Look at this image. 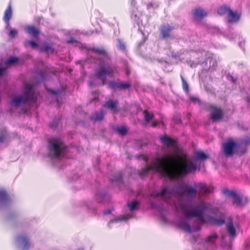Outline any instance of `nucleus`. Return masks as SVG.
<instances>
[{"label":"nucleus","instance_id":"15","mask_svg":"<svg viewBox=\"0 0 250 250\" xmlns=\"http://www.w3.org/2000/svg\"><path fill=\"white\" fill-rule=\"evenodd\" d=\"M160 141L161 143L167 147H175L176 146V141L168 136L165 135L160 137Z\"/></svg>","mask_w":250,"mask_h":250},{"label":"nucleus","instance_id":"9","mask_svg":"<svg viewBox=\"0 0 250 250\" xmlns=\"http://www.w3.org/2000/svg\"><path fill=\"white\" fill-rule=\"evenodd\" d=\"M17 240L22 247L23 250H28L31 247V243L29 237L26 234H22L17 237Z\"/></svg>","mask_w":250,"mask_h":250},{"label":"nucleus","instance_id":"4","mask_svg":"<svg viewBox=\"0 0 250 250\" xmlns=\"http://www.w3.org/2000/svg\"><path fill=\"white\" fill-rule=\"evenodd\" d=\"M48 143L50 155L52 158L59 157L65 147L62 141L58 139H51Z\"/></svg>","mask_w":250,"mask_h":250},{"label":"nucleus","instance_id":"35","mask_svg":"<svg viewBox=\"0 0 250 250\" xmlns=\"http://www.w3.org/2000/svg\"><path fill=\"white\" fill-rule=\"evenodd\" d=\"M117 47L119 50L125 51V45L121 40H118Z\"/></svg>","mask_w":250,"mask_h":250},{"label":"nucleus","instance_id":"44","mask_svg":"<svg viewBox=\"0 0 250 250\" xmlns=\"http://www.w3.org/2000/svg\"><path fill=\"white\" fill-rule=\"evenodd\" d=\"M111 213V211L110 210H108L107 211H105L104 212V214H109Z\"/></svg>","mask_w":250,"mask_h":250},{"label":"nucleus","instance_id":"30","mask_svg":"<svg viewBox=\"0 0 250 250\" xmlns=\"http://www.w3.org/2000/svg\"><path fill=\"white\" fill-rule=\"evenodd\" d=\"M131 84L129 82L126 83H119V88L120 90H123L128 89L130 87Z\"/></svg>","mask_w":250,"mask_h":250},{"label":"nucleus","instance_id":"24","mask_svg":"<svg viewBox=\"0 0 250 250\" xmlns=\"http://www.w3.org/2000/svg\"><path fill=\"white\" fill-rule=\"evenodd\" d=\"M208 155L205 154L204 152L198 151L195 153V159L204 161L208 159Z\"/></svg>","mask_w":250,"mask_h":250},{"label":"nucleus","instance_id":"19","mask_svg":"<svg viewBox=\"0 0 250 250\" xmlns=\"http://www.w3.org/2000/svg\"><path fill=\"white\" fill-rule=\"evenodd\" d=\"M25 31L34 37H37L40 33L39 30L33 25H29L25 28Z\"/></svg>","mask_w":250,"mask_h":250},{"label":"nucleus","instance_id":"3","mask_svg":"<svg viewBox=\"0 0 250 250\" xmlns=\"http://www.w3.org/2000/svg\"><path fill=\"white\" fill-rule=\"evenodd\" d=\"M208 208V204L205 202H201L191 209L187 206H183L182 210L186 217H197L198 221L204 223L205 222L204 214Z\"/></svg>","mask_w":250,"mask_h":250},{"label":"nucleus","instance_id":"49","mask_svg":"<svg viewBox=\"0 0 250 250\" xmlns=\"http://www.w3.org/2000/svg\"><path fill=\"white\" fill-rule=\"evenodd\" d=\"M89 84L92 85V83H89Z\"/></svg>","mask_w":250,"mask_h":250},{"label":"nucleus","instance_id":"47","mask_svg":"<svg viewBox=\"0 0 250 250\" xmlns=\"http://www.w3.org/2000/svg\"><path fill=\"white\" fill-rule=\"evenodd\" d=\"M191 99L192 101H195V98H192Z\"/></svg>","mask_w":250,"mask_h":250},{"label":"nucleus","instance_id":"36","mask_svg":"<svg viewBox=\"0 0 250 250\" xmlns=\"http://www.w3.org/2000/svg\"><path fill=\"white\" fill-rule=\"evenodd\" d=\"M182 81L183 89L186 92L188 91V85L182 76H181Z\"/></svg>","mask_w":250,"mask_h":250},{"label":"nucleus","instance_id":"34","mask_svg":"<svg viewBox=\"0 0 250 250\" xmlns=\"http://www.w3.org/2000/svg\"><path fill=\"white\" fill-rule=\"evenodd\" d=\"M18 59L17 57H11L5 62L6 64H12L17 62Z\"/></svg>","mask_w":250,"mask_h":250},{"label":"nucleus","instance_id":"8","mask_svg":"<svg viewBox=\"0 0 250 250\" xmlns=\"http://www.w3.org/2000/svg\"><path fill=\"white\" fill-rule=\"evenodd\" d=\"M179 194L181 196H187L189 198H195L197 194L196 189L192 187H188L184 184L179 187Z\"/></svg>","mask_w":250,"mask_h":250},{"label":"nucleus","instance_id":"26","mask_svg":"<svg viewBox=\"0 0 250 250\" xmlns=\"http://www.w3.org/2000/svg\"><path fill=\"white\" fill-rule=\"evenodd\" d=\"M143 113L144 115L145 120L147 123H149L154 118V114L153 113H149L146 110H145L143 111Z\"/></svg>","mask_w":250,"mask_h":250},{"label":"nucleus","instance_id":"41","mask_svg":"<svg viewBox=\"0 0 250 250\" xmlns=\"http://www.w3.org/2000/svg\"><path fill=\"white\" fill-rule=\"evenodd\" d=\"M67 43H73L75 42H77V41L74 39L73 38H71L69 40L67 41Z\"/></svg>","mask_w":250,"mask_h":250},{"label":"nucleus","instance_id":"28","mask_svg":"<svg viewBox=\"0 0 250 250\" xmlns=\"http://www.w3.org/2000/svg\"><path fill=\"white\" fill-rule=\"evenodd\" d=\"M230 9L227 6L224 5L220 6L218 9V13L220 15H223L226 14H228L229 12V11Z\"/></svg>","mask_w":250,"mask_h":250},{"label":"nucleus","instance_id":"45","mask_svg":"<svg viewBox=\"0 0 250 250\" xmlns=\"http://www.w3.org/2000/svg\"><path fill=\"white\" fill-rule=\"evenodd\" d=\"M126 74L127 75H128L130 74V71L128 69L126 70Z\"/></svg>","mask_w":250,"mask_h":250},{"label":"nucleus","instance_id":"33","mask_svg":"<svg viewBox=\"0 0 250 250\" xmlns=\"http://www.w3.org/2000/svg\"><path fill=\"white\" fill-rule=\"evenodd\" d=\"M167 193V190L166 188H163L160 192L157 193L156 195L157 197H161L163 199H164L165 196Z\"/></svg>","mask_w":250,"mask_h":250},{"label":"nucleus","instance_id":"31","mask_svg":"<svg viewBox=\"0 0 250 250\" xmlns=\"http://www.w3.org/2000/svg\"><path fill=\"white\" fill-rule=\"evenodd\" d=\"M109 88L113 89H117L119 88V83H117L115 81H111L108 83Z\"/></svg>","mask_w":250,"mask_h":250},{"label":"nucleus","instance_id":"18","mask_svg":"<svg viewBox=\"0 0 250 250\" xmlns=\"http://www.w3.org/2000/svg\"><path fill=\"white\" fill-rule=\"evenodd\" d=\"M12 7L10 3L8 4V6L4 13V15L3 17V20L6 22L7 24L9 23V21L12 18Z\"/></svg>","mask_w":250,"mask_h":250},{"label":"nucleus","instance_id":"48","mask_svg":"<svg viewBox=\"0 0 250 250\" xmlns=\"http://www.w3.org/2000/svg\"><path fill=\"white\" fill-rule=\"evenodd\" d=\"M52 93L53 94H56V93H55V92H54V91H52Z\"/></svg>","mask_w":250,"mask_h":250},{"label":"nucleus","instance_id":"27","mask_svg":"<svg viewBox=\"0 0 250 250\" xmlns=\"http://www.w3.org/2000/svg\"><path fill=\"white\" fill-rule=\"evenodd\" d=\"M179 227L185 232L188 233H190L191 232L190 225L186 222H181L179 224Z\"/></svg>","mask_w":250,"mask_h":250},{"label":"nucleus","instance_id":"12","mask_svg":"<svg viewBox=\"0 0 250 250\" xmlns=\"http://www.w3.org/2000/svg\"><path fill=\"white\" fill-rule=\"evenodd\" d=\"M192 14L194 19L196 21H201L205 18L208 14L201 7H197L195 8L193 11Z\"/></svg>","mask_w":250,"mask_h":250},{"label":"nucleus","instance_id":"16","mask_svg":"<svg viewBox=\"0 0 250 250\" xmlns=\"http://www.w3.org/2000/svg\"><path fill=\"white\" fill-rule=\"evenodd\" d=\"M226 229L230 237L233 238L236 236V230L233 226V220L230 217L229 218V222L226 225Z\"/></svg>","mask_w":250,"mask_h":250},{"label":"nucleus","instance_id":"2","mask_svg":"<svg viewBox=\"0 0 250 250\" xmlns=\"http://www.w3.org/2000/svg\"><path fill=\"white\" fill-rule=\"evenodd\" d=\"M33 85L30 83H25L24 89L22 96L14 97L10 102L12 107H18L28 102H35Z\"/></svg>","mask_w":250,"mask_h":250},{"label":"nucleus","instance_id":"39","mask_svg":"<svg viewBox=\"0 0 250 250\" xmlns=\"http://www.w3.org/2000/svg\"><path fill=\"white\" fill-rule=\"evenodd\" d=\"M7 136V134L6 130H5V129H4L2 131V134L1 135H0V142L1 143L3 142Z\"/></svg>","mask_w":250,"mask_h":250},{"label":"nucleus","instance_id":"32","mask_svg":"<svg viewBox=\"0 0 250 250\" xmlns=\"http://www.w3.org/2000/svg\"><path fill=\"white\" fill-rule=\"evenodd\" d=\"M117 131L119 134L124 136L126 134L127 130L125 126H121L117 128Z\"/></svg>","mask_w":250,"mask_h":250},{"label":"nucleus","instance_id":"1","mask_svg":"<svg viewBox=\"0 0 250 250\" xmlns=\"http://www.w3.org/2000/svg\"><path fill=\"white\" fill-rule=\"evenodd\" d=\"M197 169L196 165L187 158L185 155H177L174 160L167 156L157 159L151 165H147L138 171L140 176H146L150 170H154L171 180L184 177Z\"/></svg>","mask_w":250,"mask_h":250},{"label":"nucleus","instance_id":"38","mask_svg":"<svg viewBox=\"0 0 250 250\" xmlns=\"http://www.w3.org/2000/svg\"><path fill=\"white\" fill-rule=\"evenodd\" d=\"M224 193L226 195L229 196V197H233L234 196H235L236 194V193L235 191L229 190L228 189L224 190Z\"/></svg>","mask_w":250,"mask_h":250},{"label":"nucleus","instance_id":"23","mask_svg":"<svg viewBox=\"0 0 250 250\" xmlns=\"http://www.w3.org/2000/svg\"><path fill=\"white\" fill-rule=\"evenodd\" d=\"M211 223L212 224L218 226H221L224 225L225 223V219L224 216H221L220 218H212L211 219Z\"/></svg>","mask_w":250,"mask_h":250},{"label":"nucleus","instance_id":"13","mask_svg":"<svg viewBox=\"0 0 250 250\" xmlns=\"http://www.w3.org/2000/svg\"><path fill=\"white\" fill-rule=\"evenodd\" d=\"M10 202L11 197L8 193L5 190H0V207L6 206Z\"/></svg>","mask_w":250,"mask_h":250},{"label":"nucleus","instance_id":"11","mask_svg":"<svg viewBox=\"0 0 250 250\" xmlns=\"http://www.w3.org/2000/svg\"><path fill=\"white\" fill-rule=\"evenodd\" d=\"M90 51H91L98 55L103 56L106 60H111L110 57L108 55L107 52L104 48L99 47H91L88 49Z\"/></svg>","mask_w":250,"mask_h":250},{"label":"nucleus","instance_id":"29","mask_svg":"<svg viewBox=\"0 0 250 250\" xmlns=\"http://www.w3.org/2000/svg\"><path fill=\"white\" fill-rule=\"evenodd\" d=\"M24 46L26 47L30 46L31 48L35 49L38 47V44L34 41L26 40L24 42Z\"/></svg>","mask_w":250,"mask_h":250},{"label":"nucleus","instance_id":"25","mask_svg":"<svg viewBox=\"0 0 250 250\" xmlns=\"http://www.w3.org/2000/svg\"><path fill=\"white\" fill-rule=\"evenodd\" d=\"M232 198L233 199V204H235L238 207H242L244 205V204L243 203L242 198L237 194Z\"/></svg>","mask_w":250,"mask_h":250},{"label":"nucleus","instance_id":"5","mask_svg":"<svg viewBox=\"0 0 250 250\" xmlns=\"http://www.w3.org/2000/svg\"><path fill=\"white\" fill-rule=\"evenodd\" d=\"M114 73V69L110 65H101L97 71L95 76L98 79L102 81V85H104L106 81V76L113 78Z\"/></svg>","mask_w":250,"mask_h":250},{"label":"nucleus","instance_id":"14","mask_svg":"<svg viewBox=\"0 0 250 250\" xmlns=\"http://www.w3.org/2000/svg\"><path fill=\"white\" fill-rule=\"evenodd\" d=\"M118 101L117 100H108L103 104V106L111 110L113 113L119 112L117 109Z\"/></svg>","mask_w":250,"mask_h":250},{"label":"nucleus","instance_id":"7","mask_svg":"<svg viewBox=\"0 0 250 250\" xmlns=\"http://www.w3.org/2000/svg\"><path fill=\"white\" fill-rule=\"evenodd\" d=\"M208 109L210 111V119L213 122L222 120L224 117L223 110L220 107L213 104H210L208 106Z\"/></svg>","mask_w":250,"mask_h":250},{"label":"nucleus","instance_id":"43","mask_svg":"<svg viewBox=\"0 0 250 250\" xmlns=\"http://www.w3.org/2000/svg\"><path fill=\"white\" fill-rule=\"evenodd\" d=\"M157 123L156 122H152L151 123V125L152 127H155L157 126Z\"/></svg>","mask_w":250,"mask_h":250},{"label":"nucleus","instance_id":"42","mask_svg":"<svg viewBox=\"0 0 250 250\" xmlns=\"http://www.w3.org/2000/svg\"><path fill=\"white\" fill-rule=\"evenodd\" d=\"M5 70L4 68H0V76L3 75Z\"/></svg>","mask_w":250,"mask_h":250},{"label":"nucleus","instance_id":"22","mask_svg":"<svg viewBox=\"0 0 250 250\" xmlns=\"http://www.w3.org/2000/svg\"><path fill=\"white\" fill-rule=\"evenodd\" d=\"M199 193L200 194H206L210 193L211 189L210 188L208 187L205 184H200L199 185Z\"/></svg>","mask_w":250,"mask_h":250},{"label":"nucleus","instance_id":"37","mask_svg":"<svg viewBox=\"0 0 250 250\" xmlns=\"http://www.w3.org/2000/svg\"><path fill=\"white\" fill-rule=\"evenodd\" d=\"M138 205V202L137 201H133L128 204V206L130 209V210H135L137 206Z\"/></svg>","mask_w":250,"mask_h":250},{"label":"nucleus","instance_id":"6","mask_svg":"<svg viewBox=\"0 0 250 250\" xmlns=\"http://www.w3.org/2000/svg\"><path fill=\"white\" fill-rule=\"evenodd\" d=\"M239 145L232 140H229L223 145V152L226 157H231L235 153Z\"/></svg>","mask_w":250,"mask_h":250},{"label":"nucleus","instance_id":"46","mask_svg":"<svg viewBox=\"0 0 250 250\" xmlns=\"http://www.w3.org/2000/svg\"><path fill=\"white\" fill-rule=\"evenodd\" d=\"M49 49V48L48 47H46L45 50V51H47Z\"/></svg>","mask_w":250,"mask_h":250},{"label":"nucleus","instance_id":"17","mask_svg":"<svg viewBox=\"0 0 250 250\" xmlns=\"http://www.w3.org/2000/svg\"><path fill=\"white\" fill-rule=\"evenodd\" d=\"M218 238V235L216 233H213L208 236L203 241L206 244H208L209 246H215Z\"/></svg>","mask_w":250,"mask_h":250},{"label":"nucleus","instance_id":"40","mask_svg":"<svg viewBox=\"0 0 250 250\" xmlns=\"http://www.w3.org/2000/svg\"><path fill=\"white\" fill-rule=\"evenodd\" d=\"M18 34V31L15 29H12L9 33V36L13 38H14Z\"/></svg>","mask_w":250,"mask_h":250},{"label":"nucleus","instance_id":"20","mask_svg":"<svg viewBox=\"0 0 250 250\" xmlns=\"http://www.w3.org/2000/svg\"><path fill=\"white\" fill-rule=\"evenodd\" d=\"M228 20L229 22H237L240 18V15L236 12H233L231 9L229 11L228 14Z\"/></svg>","mask_w":250,"mask_h":250},{"label":"nucleus","instance_id":"10","mask_svg":"<svg viewBox=\"0 0 250 250\" xmlns=\"http://www.w3.org/2000/svg\"><path fill=\"white\" fill-rule=\"evenodd\" d=\"M174 29L173 26L169 24L161 25L160 28V34L163 39L170 38V32Z\"/></svg>","mask_w":250,"mask_h":250},{"label":"nucleus","instance_id":"21","mask_svg":"<svg viewBox=\"0 0 250 250\" xmlns=\"http://www.w3.org/2000/svg\"><path fill=\"white\" fill-rule=\"evenodd\" d=\"M104 117V113L102 110H101L98 112H96L95 113L93 114L91 117L90 119L91 120L94 122H98L102 120Z\"/></svg>","mask_w":250,"mask_h":250}]
</instances>
